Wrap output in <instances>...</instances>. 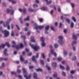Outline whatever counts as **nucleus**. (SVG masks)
<instances>
[{"instance_id": "bb28decb", "label": "nucleus", "mask_w": 79, "mask_h": 79, "mask_svg": "<svg viewBox=\"0 0 79 79\" xmlns=\"http://www.w3.org/2000/svg\"><path fill=\"white\" fill-rule=\"evenodd\" d=\"M41 9L42 10H43V11H46V10H47V8H45V7H43L41 8Z\"/></svg>"}, {"instance_id": "2eb2a0df", "label": "nucleus", "mask_w": 79, "mask_h": 79, "mask_svg": "<svg viewBox=\"0 0 79 79\" xmlns=\"http://www.w3.org/2000/svg\"><path fill=\"white\" fill-rule=\"evenodd\" d=\"M36 71L37 72H39V71H40V72H43V70L40 68L36 69Z\"/></svg>"}, {"instance_id": "7ed1b4c3", "label": "nucleus", "mask_w": 79, "mask_h": 79, "mask_svg": "<svg viewBox=\"0 0 79 79\" xmlns=\"http://www.w3.org/2000/svg\"><path fill=\"white\" fill-rule=\"evenodd\" d=\"M11 19H9L8 21L6 22V24H5L4 23H3V26L4 27H7V28L8 30H10V25H9V23H10L11 21Z\"/></svg>"}, {"instance_id": "13d9d810", "label": "nucleus", "mask_w": 79, "mask_h": 79, "mask_svg": "<svg viewBox=\"0 0 79 79\" xmlns=\"http://www.w3.org/2000/svg\"><path fill=\"white\" fill-rule=\"evenodd\" d=\"M17 29H18V30H19H19H20V28H19V27L18 26V25H15Z\"/></svg>"}, {"instance_id": "4468645a", "label": "nucleus", "mask_w": 79, "mask_h": 79, "mask_svg": "<svg viewBox=\"0 0 79 79\" xmlns=\"http://www.w3.org/2000/svg\"><path fill=\"white\" fill-rule=\"evenodd\" d=\"M12 44H14L12 45V47L13 48H15V47H16V43L14 41H13L12 42Z\"/></svg>"}, {"instance_id": "aec40b11", "label": "nucleus", "mask_w": 79, "mask_h": 79, "mask_svg": "<svg viewBox=\"0 0 79 79\" xmlns=\"http://www.w3.org/2000/svg\"><path fill=\"white\" fill-rule=\"evenodd\" d=\"M11 74L12 75H13V74H15L16 77H17V74H16V73L15 72L13 71L11 72Z\"/></svg>"}, {"instance_id": "79ce46f5", "label": "nucleus", "mask_w": 79, "mask_h": 79, "mask_svg": "<svg viewBox=\"0 0 79 79\" xmlns=\"http://www.w3.org/2000/svg\"><path fill=\"white\" fill-rule=\"evenodd\" d=\"M21 37L22 38H23V40H25V39H26V36H25L21 35Z\"/></svg>"}, {"instance_id": "774afa93", "label": "nucleus", "mask_w": 79, "mask_h": 79, "mask_svg": "<svg viewBox=\"0 0 79 79\" xmlns=\"http://www.w3.org/2000/svg\"><path fill=\"white\" fill-rule=\"evenodd\" d=\"M35 2L36 3H39V0H35Z\"/></svg>"}, {"instance_id": "ea45409f", "label": "nucleus", "mask_w": 79, "mask_h": 79, "mask_svg": "<svg viewBox=\"0 0 79 79\" xmlns=\"http://www.w3.org/2000/svg\"><path fill=\"white\" fill-rule=\"evenodd\" d=\"M17 72L18 73H21V70L19 69H18L17 70Z\"/></svg>"}, {"instance_id": "4d7b16f0", "label": "nucleus", "mask_w": 79, "mask_h": 79, "mask_svg": "<svg viewBox=\"0 0 79 79\" xmlns=\"http://www.w3.org/2000/svg\"><path fill=\"white\" fill-rule=\"evenodd\" d=\"M74 71H75L74 70H71L70 71V73L72 74H73L74 73Z\"/></svg>"}, {"instance_id": "6ab92c4d", "label": "nucleus", "mask_w": 79, "mask_h": 79, "mask_svg": "<svg viewBox=\"0 0 79 79\" xmlns=\"http://www.w3.org/2000/svg\"><path fill=\"white\" fill-rule=\"evenodd\" d=\"M27 11V10L25 8H24L23 9H22V11H23V13L24 14H26Z\"/></svg>"}, {"instance_id": "20e7f679", "label": "nucleus", "mask_w": 79, "mask_h": 79, "mask_svg": "<svg viewBox=\"0 0 79 79\" xmlns=\"http://www.w3.org/2000/svg\"><path fill=\"white\" fill-rule=\"evenodd\" d=\"M59 40L58 41V43L60 45H63L64 44V42L63 40V36H59L58 37Z\"/></svg>"}, {"instance_id": "de8ad7c7", "label": "nucleus", "mask_w": 79, "mask_h": 79, "mask_svg": "<svg viewBox=\"0 0 79 79\" xmlns=\"http://www.w3.org/2000/svg\"><path fill=\"white\" fill-rule=\"evenodd\" d=\"M69 65H66V70H67V71H69Z\"/></svg>"}, {"instance_id": "5701e85b", "label": "nucleus", "mask_w": 79, "mask_h": 79, "mask_svg": "<svg viewBox=\"0 0 79 79\" xmlns=\"http://www.w3.org/2000/svg\"><path fill=\"white\" fill-rule=\"evenodd\" d=\"M5 47V45L4 44H2L1 45H0V49L2 48H4Z\"/></svg>"}, {"instance_id": "7c9ffc66", "label": "nucleus", "mask_w": 79, "mask_h": 79, "mask_svg": "<svg viewBox=\"0 0 79 79\" xmlns=\"http://www.w3.org/2000/svg\"><path fill=\"white\" fill-rule=\"evenodd\" d=\"M57 73L56 72H54L53 76L54 77H56L57 76Z\"/></svg>"}, {"instance_id": "8fccbe9b", "label": "nucleus", "mask_w": 79, "mask_h": 79, "mask_svg": "<svg viewBox=\"0 0 79 79\" xmlns=\"http://www.w3.org/2000/svg\"><path fill=\"white\" fill-rule=\"evenodd\" d=\"M34 25L35 26V29H36V27H38V26H39L37 25L36 23H34Z\"/></svg>"}, {"instance_id": "e433bc0d", "label": "nucleus", "mask_w": 79, "mask_h": 79, "mask_svg": "<svg viewBox=\"0 0 79 79\" xmlns=\"http://www.w3.org/2000/svg\"><path fill=\"white\" fill-rule=\"evenodd\" d=\"M76 44V41H74L72 44V46H74V45H75Z\"/></svg>"}, {"instance_id": "393cba45", "label": "nucleus", "mask_w": 79, "mask_h": 79, "mask_svg": "<svg viewBox=\"0 0 79 79\" xmlns=\"http://www.w3.org/2000/svg\"><path fill=\"white\" fill-rule=\"evenodd\" d=\"M29 20V16H28L27 17L24 19V21H28Z\"/></svg>"}, {"instance_id": "a211bd4d", "label": "nucleus", "mask_w": 79, "mask_h": 79, "mask_svg": "<svg viewBox=\"0 0 79 79\" xmlns=\"http://www.w3.org/2000/svg\"><path fill=\"white\" fill-rule=\"evenodd\" d=\"M4 45H5V46L6 45L8 48L10 47V45L9 43L8 42L6 43Z\"/></svg>"}, {"instance_id": "37998d69", "label": "nucleus", "mask_w": 79, "mask_h": 79, "mask_svg": "<svg viewBox=\"0 0 79 79\" xmlns=\"http://www.w3.org/2000/svg\"><path fill=\"white\" fill-rule=\"evenodd\" d=\"M60 69H62L64 70V67L62 66V65H60Z\"/></svg>"}, {"instance_id": "ddd939ff", "label": "nucleus", "mask_w": 79, "mask_h": 79, "mask_svg": "<svg viewBox=\"0 0 79 79\" xmlns=\"http://www.w3.org/2000/svg\"><path fill=\"white\" fill-rule=\"evenodd\" d=\"M5 56H7L8 54H7V49H5L3 52Z\"/></svg>"}, {"instance_id": "49530a36", "label": "nucleus", "mask_w": 79, "mask_h": 79, "mask_svg": "<svg viewBox=\"0 0 79 79\" xmlns=\"http://www.w3.org/2000/svg\"><path fill=\"white\" fill-rule=\"evenodd\" d=\"M40 40L42 42H44V38L43 37H41L40 38Z\"/></svg>"}, {"instance_id": "0eeeda50", "label": "nucleus", "mask_w": 79, "mask_h": 79, "mask_svg": "<svg viewBox=\"0 0 79 79\" xmlns=\"http://www.w3.org/2000/svg\"><path fill=\"white\" fill-rule=\"evenodd\" d=\"M6 11L7 13H9V12H11L10 15H13V14H14V10H10L9 9H7L6 10Z\"/></svg>"}, {"instance_id": "423d86ee", "label": "nucleus", "mask_w": 79, "mask_h": 79, "mask_svg": "<svg viewBox=\"0 0 79 79\" xmlns=\"http://www.w3.org/2000/svg\"><path fill=\"white\" fill-rule=\"evenodd\" d=\"M10 34V32L7 31L6 30H5L4 31V37H8L9 36Z\"/></svg>"}, {"instance_id": "a19ab883", "label": "nucleus", "mask_w": 79, "mask_h": 79, "mask_svg": "<svg viewBox=\"0 0 79 79\" xmlns=\"http://www.w3.org/2000/svg\"><path fill=\"white\" fill-rule=\"evenodd\" d=\"M51 52L52 54H53L55 52V51H54V50H52V49H51Z\"/></svg>"}, {"instance_id": "c03bdc74", "label": "nucleus", "mask_w": 79, "mask_h": 79, "mask_svg": "<svg viewBox=\"0 0 79 79\" xmlns=\"http://www.w3.org/2000/svg\"><path fill=\"white\" fill-rule=\"evenodd\" d=\"M50 28L51 30L53 31H55V29H54V27L53 26H51Z\"/></svg>"}, {"instance_id": "39448f33", "label": "nucleus", "mask_w": 79, "mask_h": 79, "mask_svg": "<svg viewBox=\"0 0 79 79\" xmlns=\"http://www.w3.org/2000/svg\"><path fill=\"white\" fill-rule=\"evenodd\" d=\"M39 53H36L35 56H33L32 59V60H33V61L35 62V63H37V60H36V59H35V58H39Z\"/></svg>"}, {"instance_id": "473e14b6", "label": "nucleus", "mask_w": 79, "mask_h": 79, "mask_svg": "<svg viewBox=\"0 0 79 79\" xmlns=\"http://www.w3.org/2000/svg\"><path fill=\"white\" fill-rule=\"evenodd\" d=\"M57 60L59 61H61V60H62V58L61 57H58L57 58Z\"/></svg>"}, {"instance_id": "f257e3e1", "label": "nucleus", "mask_w": 79, "mask_h": 79, "mask_svg": "<svg viewBox=\"0 0 79 79\" xmlns=\"http://www.w3.org/2000/svg\"><path fill=\"white\" fill-rule=\"evenodd\" d=\"M22 70L23 71V73L24 77H26V79H31V74H30L28 76H27V73H26L27 71L25 68H23Z\"/></svg>"}, {"instance_id": "a878e982", "label": "nucleus", "mask_w": 79, "mask_h": 79, "mask_svg": "<svg viewBox=\"0 0 79 79\" xmlns=\"http://www.w3.org/2000/svg\"><path fill=\"white\" fill-rule=\"evenodd\" d=\"M65 21H66V22L68 23V24H70V20L68 19H65Z\"/></svg>"}, {"instance_id": "a18cd8bd", "label": "nucleus", "mask_w": 79, "mask_h": 79, "mask_svg": "<svg viewBox=\"0 0 79 79\" xmlns=\"http://www.w3.org/2000/svg\"><path fill=\"white\" fill-rule=\"evenodd\" d=\"M19 47L20 48H23V45L22 43H20L19 45Z\"/></svg>"}, {"instance_id": "bf43d9fd", "label": "nucleus", "mask_w": 79, "mask_h": 79, "mask_svg": "<svg viewBox=\"0 0 79 79\" xmlns=\"http://www.w3.org/2000/svg\"><path fill=\"white\" fill-rule=\"evenodd\" d=\"M51 6L52 8H53L54 10H56V7H55V5L52 6Z\"/></svg>"}, {"instance_id": "f704fd0d", "label": "nucleus", "mask_w": 79, "mask_h": 79, "mask_svg": "<svg viewBox=\"0 0 79 79\" xmlns=\"http://www.w3.org/2000/svg\"><path fill=\"white\" fill-rule=\"evenodd\" d=\"M20 22L21 24H23V20H22V18L20 17L19 19Z\"/></svg>"}, {"instance_id": "6e6552de", "label": "nucleus", "mask_w": 79, "mask_h": 79, "mask_svg": "<svg viewBox=\"0 0 79 79\" xmlns=\"http://www.w3.org/2000/svg\"><path fill=\"white\" fill-rule=\"evenodd\" d=\"M46 68H47L48 71H49V73H52V72H51V71H50V70H51V69L50 67L48 66V64H46Z\"/></svg>"}, {"instance_id": "052dcab7", "label": "nucleus", "mask_w": 79, "mask_h": 79, "mask_svg": "<svg viewBox=\"0 0 79 79\" xmlns=\"http://www.w3.org/2000/svg\"><path fill=\"white\" fill-rule=\"evenodd\" d=\"M15 47L16 48V49H17V50H18V49H19V48H20L19 47V46H18V45H15Z\"/></svg>"}, {"instance_id": "58836bf2", "label": "nucleus", "mask_w": 79, "mask_h": 79, "mask_svg": "<svg viewBox=\"0 0 79 79\" xmlns=\"http://www.w3.org/2000/svg\"><path fill=\"white\" fill-rule=\"evenodd\" d=\"M41 45L42 47H45V43H44V42H42Z\"/></svg>"}, {"instance_id": "c85d7f7f", "label": "nucleus", "mask_w": 79, "mask_h": 79, "mask_svg": "<svg viewBox=\"0 0 79 79\" xmlns=\"http://www.w3.org/2000/svg\"><path fill=\"white\" fill-rule=\"evenodd\" d=\"M52 66L53 67H56V63L54 62L52 63Z\"/></svg>"}, {"instance_id": "09e8293b", "label": "nucleus", "mask_w": 79, "mask_h": 79, "mask_svg": "<svg viewBox=\"0 0 79 79\" xmlns=\"http://www.w3.org/2000/svg\"><path fill=\"white\" fill-rule=\"evenodd\" d=\"M67 31H68V30L66 29H64V34H66L67 33Z\"/></svg>"}, {"instance_id": "c9c22d12", "label": "nucleus", "mask_w": 79, "mask_h": 79, "mask_svg": "<svg viewBox=\"0 0 79 79\" xmlns=\"http://www.w3.org/2000/svg\"><path fill=\"white\" fill-rule=\"evenodd\" d=\"M69 79H73V75H69Z\"/></svg>"}, {"instance_id": "69168bd1", "label": "nucleus", "mask_w": 79, "mask_h": 79, "mask_svg": "<svg viewBox=\"0 0 79 79\" xmlns=\"http://www.w3.org/2000/svg\"><path fill=\"white\" fill-rule=\"evenodd\" d=\"M24 29L25 31H27V30H28V29L27 28V27H25V28H24Z\"/></svg>"}, {"instance_id": "e2e57ef3", "label": "nucleus", "mask_w": 79, "mask_h": 79, "mask_svg": "<svg viewBox=\"0 0 79 79\" xmlns=\"http://www.w3.org/2000/svg\"><path fill=\"white\" fill-rule=\"evenodd\" d=\"M39 21H40V23H42V22H43V19H39Z\"/></svg>"}, {"instance_id": "6e6d98bb", "label": "nucleus", "mask_w": 79, "mask_h": 79, "mask_svg": "<svg viewBox=\"0 0 79 79\" xmlns=\"http://www.w3.org/2000/svg\"><path fill=\"white\" fill-rule=\"evenodd\" d=\"M23 41L25 46H27V43L26 42V41L24 40H23Z\"/></svg>"}, {"instance_id": "864d4df0", "label": "nucleus", "mask_w": 79, "mask_h": 79, "mask_svg": "<svg viewBox=\"0 0 79 79\" xmlns=\"http://www.w3.org/2000/svg\"><path fill=\"white\" fill-rule=\"evenodd\" d=\"M62 75L63 76H66V73L64 72H63L62 73Z\"/></svg>"}, {"instance_id": "4be33fe9", "label": "nucleus", "mask_w": 79, "mask_h": 79, "mask_svg": "<svg viewBox=\"0 0 79 79\" xmlns=\"http://www.w3.org/2000/svg\"><path fill=\"white\" fill-rule=\"evenodd\" d=\"M49 27H49V26H48V25L46 26L45 27V31H48V30H49Z\"/></svg>"}, {"instance_id": "b1692460", "label": "nucleus", "mask_w": 79, "mask_h": 79, "mask_svg": "<svg viewBox=\"0 0 79 79\" xmlns=\"http://www.w3.org/2000/svg\"><path fill=\"white\" fill-rule=\"evenodd\" d=\"M64 55V56H66L68 54V52L66 51H64L63 52Z\"/></svg>"}, {"instance_id": "f8f14e48", "label": "nucleus", "mask_w": 79, "mask_h": 79, "mask_svg": "<svg viewBox=\"0 0 79 79\" xmlns=\"http://www.w3.org/2000/svg\"><path fill=\"white\" fill-rule=\"evenodd\" d=\"M31 42H35V39H34V36H31Z\"/></svg>"}, {"instance_id": "9b49d317", "label": "nucleus", "mask_w": 79, "mask_h": 79, "mask_svg": "<svg viewBox=\"0 0 79 79\" xmlns=\"http://www.w3.org/2000/svg\"><path fill=\"white\" fill-rule=\"evenodd\" d=\"M43 1H45V2H46V4L47 5H50V4L52 2V0H50L48 1V0H43Z\"/></svg>"}, {"instance_id": "603ef678", "label": "nucleus", "mask_w": 79, "mask_h": 79, "mask_svg": "<svg viewBox=\"0 0 79 79\" xmlns=\"http://www.w3.org/2000/svg\"><path fill=\"white\" fill-rule=\"evenodd\" d=\"M29 68L30 69H32L34 68V66H30L29 67Z\"/></svg>"}, {"instance_id": "680f3d73", "label": "nucleus", "mask_w": 79, "mask_h": 79, "mask_svg": "<svg viewBox=\"0 0 79 79\" xmlns=\"http://www.w3.org/2000/svg\"><path fill=\"white\" fill-rule=\"evenodd\" d=\"M27 63H28V61H27V60H25L24 61V64H27Z\"/></svg>"}, {"instance_id": "f3484780", "label": "nucleus", "mask_w": 79, "mask_h": 79, "mask_svg": "<svg viewBox=\"0 0 79 79\" xmlns=\"http://www.w3.org/2000/svg\"><path fill=\"white\" fill-rule=\"evenodd\" d=\"M20 61L22 62L24 61V59H23V56L22 55L20 56Z\"/></svg>"}, {"instance_id": "0e129e2a", "label": "nucleus", "mask_w": 79, "mask_h": 79, "mask_svg": "<svg viewBox=\"0 0 79 79\" xmlns=\"http://www.w3.org/2000/svg\"><path fill=\"white\" fill-rule=\"evenodd\" d=\"M3 60H4V59L2 57V58H0V61H3Z\"/></svg>"}, {"instance_id": "dca6fc26", "label": "nucleus", "mask_w": 79, "mask_h": 79, "mask_svg": "<svg viewBox=\"0 0 79 79\" xmlns=\"http://www.w3.org/2000/svg\"><path fill=\"white\" fill-rule=\"evenodd\" d=\"M73 39L75 40H76L77 39V35H74V33H73Z\"/></svg>"}, {"instance_id": "cd10ccee", "label": "nucleus", "mask_w": 79, "mask_h": 79, "mask_svg": "<svg viewBox=\"0 0 79 79\" xmlns=\"http://www.w3.org/2000/svg\"><path fill=\"white\" fill-rule=\"evenodd\" d=\"M33 8H35L37 7H38V5L35 4H34L33 5Z\"/></svg>"}, {"instance_id": "412c9836", "label": "nucleus", "mask_w": 79, "mask_h": 79, "mask_svg": "<svg viewBox=\"0 0 79 79\" xmlns=\"http://www.w3.org/2000/svg\"><path fill=\"white\" fill-rule=\"evenodd\" d=\"M40 64L42 65H44V62L43 60H40Z\"/></svg>"}, {"instance_id": "4c0bfd02", "label": "nucleus", "mask_w": 79, "mask_h": 79, "mask_svg": "<svg viewBox=\"0 0 79 79\" xmlns=\"http://www.w3.org/2000/svg\"><path fill=\"white\" fill-rule=\"evenodd\" d=\"M72 19L73 21H74V22H76V18L74 17H72Z\"/></svg>"}, {"instance_id": "338daca9", "label": "nucleus", "mask_w": 79, "mask_h": 79, "mask_svg": "<svg viewBox=\"0 0 79 79\" xmlns=\"http://www.w3.org/2000/svg\"><path fill=\"white\" fill-rule=\"evenodd\" d=\"M2 5L3 6L5 7L6 6V4L5 3H2Z\"/></svg>"}, {"instance_id": "9d476101", "label": "nucleus", "mask_w": 79, "mask_h": 79, "mask_svg": "<svg viewBox=\"0 0 79 79\" xmlns=\"http://www.w3.org/2000/svg\"><path fill=\"white\" fill-rule=\"evenodd\" d=\"M38 76V74L37 73H35V72L34 73H33V77L34 79H36L37 78V76Z\"/></svg>"}, {"instance_id": "5fc2aeb1", "label": "nucleus", "mask_w": 79, "mask_h": 79, "mask_svg": "<svg viewBox=\"0 0 79 79\" xmlns=\"http://www.w3.org/2000/svg\"><path fill=\"white\" fill-rule=\"evenodd\" d=\"M11 36H14V35H15V34H14V33L13 32V31H11Z\"/></svg>"}, {"instance_id": "2f4dec72", "label": "nucleus", "mask_w": 79, "mask_h": 79, "mask_svg": "<svg viewBox=\"0 0 79 79\" xmlns=\"http://www.w3.org/2000/svg\"><path fill=\"white\" fill-rule=\"evenodd\" d=\"M70 26L71 28H73L74 27V23L73 22H71Z\"/></svg>"}, {"instance_id": "c756f323", "label": "nucleus", "mask_w": 79, "mask_h": 79, "mask_svg": "<svg viewBox=\"0 0 79 79\" xmlns=\"http://www.w3.org/2000/svg\"><path fill=\"white\" fill-rule=\"evenodd\" d=\"M28 11H29V12H32V11H34V10L32 9V8H31V7H30L28 9Z\"/></svg>"}, {"instance_id": "1a4fd4ad", "label": "nucleus", "mask_w": 79, "mask_h": 79, "mask_svg": "<svg viewBox=\"0 0 79 79\" xmlns=\"http://www.w3.org/2000/svg\"><path fill=\"white\" fill-rule=\"evenodd\" d=\"M44 26H38V27H36V29L37 30V29H39L40 30H41L42 28H44Z\"/></svg>"}, {"instance_id": "3c124183", "label": "nucleus", "mask_w": 79, "mask_h": 79, "mask_svg": "<svg viewBox=\"0 0 79 79\" xmlns=\"http://www.w3.org/2000/svg\"><path fill=\"white\" fill-rule=\"evenodd\" d=\"M58 47V45L57 44H55L54 47H55V48H57Z\"/></svg>"}, {"instance_id": "72a5a7b5", "label": "nucleus", "mask_w": 79, "mask_h": 79, "mask_svg": "<svg viewBox=\"0 0 79 79\" xmlns=\"http://www.w3.org/2000/svg\"><path fill=\"white\" fill-rule=\"evenodd\" d=\"M41 56L42 57L43 59H45V56L44 55V53H43L41 54Z\"/></svg>"}, {"instance_id": "f03ea898", "label": "nucleus", "mask_w": 79, "mask_h": 79, "mask_svg": "<svg viewBox=\"0 0 79 79\" xmlns=\"http://www.w3.org/2000/svg\"><path fill=\"white\" fill-rule=\"evenodd\" d=\"M30 45L35 52H37L39 50H40V47L38 45L32 44L31 43H30Z\"/></svg>"}]
</instances>
